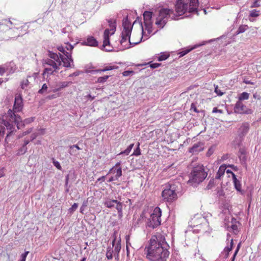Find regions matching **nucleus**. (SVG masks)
Returning <instances> with one entry per match:
<instances>
[{
    "instance_id": "c756f323",
    "label": "nucleus",
    "mask_w": 261,
    "mask_h": 261,
    "mask_svg": "<svg viewBox=\"0 0 261 261\" xmlns=\"http://www.w3.org/2000/svg\"><path fill=\"white\" fill-rule=\"evenodd\" d=\"M120 241H121L120 240L119 241H118V243L115 247V249H114L115 255L116 254L117 257H118V256H119V253L121 248Z\"/></svg>"
},
{
    "instance_id": "e433bc0d",
    "label": "nucleus",
    "mask_w": 261,
    "mask_h": 261,
    "mask_svg": "<svg viewBox=\"0 0 261 261\" xmlns=\"http://www.w3.org/2000/svg\"><path fill=\"white\" fill-rule=\"evenodd\" d=\"M169 57V55L168 54H166L164 53H162L161 55H160L158 57V60L159 61H162L166 60L168 57Z\"/></svg>"
},
{
    "instance_id": "bb28decb",
    "label": "nucleus",
    "mask_w": 261,
    "mask_h": 261,
    "mask_svg": "<svg viewBox=\"0 0 261 261\" xmlns=\"http://www.w3.org/2000/svg\"><path fill=\"white\" fill-rule=\"evenodd\" d=\"M249 94L248 93L244 92L240 95L239 97V101H241V100L248 99L249 98Z\"/></svg>"
},
{
    "instance_id": "ea45409f",
    "label": "nucleus",
    "mask_w": 261,
    "mask_h": 261,
    "mask_svg": "<svg viewBox=\"0 0 261 261\" xmlns=\"http://www.w3.org/2000/svg\"><path fill=\"white\" fill-rule=\"evenodd\" d=\"M29 82L28 80H23L21 83V88L23 89L26 88L29 85Z\"/></svg>"
},
{
    "instance_id": "f03ea898",
    "label": "nucleus",
    "mask_w": 261,
    "mask_h": 261,
    "mask_svg": "<svg viewBox=\"0 0 261 261\" xmlns=\"http://www.w3.org/2000/svg\"><path fill=\"white\" fill-rule=\"evenodd\" d=\"M0 123L5 125L10 133L7 135L6 139H7L15 130L16 125L18 129L24 126L25 123L22 122L21 117L9 109L7 113H2L0 114Z\"/></svg>"
},
{
    "instance_id": "1a4fd4ad",
    "label": "nucleus",
    "mask_w": 261,
    "mask_h": 261,
    "mask_svg": "<svg viewBox=\"0 0 261 261\" xmlns=\"http://www.w3.org/2000/svg\"><path fill=\"white\" fill-rule=\"evenodd\" d=\"M188 2H186L183 0H177L175 5L176 15L181 16L186 12H188Z\"/></svg>"
},
{
    "instance_id": "aec40b11",
    "label": "nucleus",
    "mask_w": 261,
    "mask_h": 261,
    "mask_svg": "<svg viewBox=\"0 0 261 261\" xmlns=\"http://www.w3.org/2000/svg\"><path fill=\"white\" fill-rule=\"evenodd\" d=\"M103 47L108 46V48H106V50L107 51H110L112 50V47L110 46V42L109 38H103Z\"/></svg>"
},
{
    "instance_id": "4d7b16f0",
    "label": "nucleus",
    "mask_w": 261,
    "mask_h": 261,
    "mask_svg": "<svg viewBox=\"0 0 261 261\" xmlns=\"http://www.w3.org/2000/svg\"><path fill=\"white\" fill-rule=\"evenodd\" d=\"M7 70V69H6L5 67L0 66V75H3L6 72Z\"/></svg>"
},
{
    "instance_id": "052dcab7",
    "label": "nucleus",
    "mask_w": 261,
    "mask_h": 261,
    "mask_svg": "<svg viewBox=\"0 0 261 261\" xmlns=\"http://www.w3.org/2000/svg\"><path fill=\"white\" fill-rule=\"evenodd\" d=\"M239 158L240 160L242 162H245L246 160V157L245 154H243V155H240Z\"/></svg>"
},
{
    "instance_id": "338daca9",
    "label": "nucleus",
    "mask_w": 261,
    "mask_h": 261,
    "mask_svg": "<svg viewBox=\"0 0 261 261\" xmlns=\"http://www.w3.org/2000/svg\"><path fill=\"white\" fill-rule=\"evenodd\" d=\"M133 72V71H125L123 72V75L124 76H128L130 73Z\"/></svg>"
},
{
    "instance_id": "6ab92c4d",
    "label": "nucleus",
    "mask_w": 261,
    "mask_h": 261,
    "mask_svg": "<svg viewBox=\"0 0 261 261\" xmlns=\"http://www.w3.org/2000/svg\"><path fill=\"white\" fill-rule=\"evenodd\" d=\"M108 22L109 23V25L110 28H111V31H112L111 33V35H113L114 34L116 29V20L110 19H107V20Z\"/></svg>"
},
{
    "instance_id": "8fccbe9b",
    "label": "nucleus",
    "mask_w": 261,
    "mask_h": 261,
    "mask_svg": "<svg viewBox=\"0 0 261 261\" xmlns=\"http://www.w3.org/2000/svg\"><path fill=\"white\" fill-rule=\"evenodd\" d=\"M111 30H109L108 29H107L104 31L103 34V38H109V36L111 33H110Z\"/></svg>"
},
{
    "instance_id": "f8f14e48",
    "label": "nucleus",
    "mask_w": 261,
    "mask_h": 261,
    "mask_svg": "<svg viewBox=\"0 0 261 261\" xmlns=\"http://www.w3.org/2000/svg\"><path fill=\"white\" fill-rule=\"evenodd\" d=\"M60 58L61 59V61L63 63V65L66 67H71L70 63H73V60L72 58L71 53L70 52H66L65 57L63 55L60 54Z\"/></svg>"
},
{
    "instance_id": "c85d7f7f",
    "label": "nucleus",
    "mask_w": 261,
    "mask_h": 261,
    "mask_svg": "<svg viewBox=\"0 0 261 261\" xmlns=\"http://www.w3.org/2000/svg\"><path fill=\"white\" fill-rule=\"evenodd\" d=\"M113 250L111 247H108L106 253V257L109 260H111L113 258Z\"/></svg>"
},
{
    "instance_id": "2eb2a0df",
    "label": "nucleus",
    "mask_w": 261,
    "mask_h": 261,
    "mask_svg": "<svg viewBox=\"0 0 261 261\" xmlns=\"http://www.w3.org/2000/svg\"><path fill=\"white\" fill-rule=\"evenodd\" d=\"M249 129V124L248 123H243L239 129V134L240 137L245 136Z\"/></svg>"
},
{
    "instance_id": "7c9ffc66",
    "label": "nucleus",
    "mask_w": 261,
    "mask_h": 261,
    "mask_svg": "<svg viewBox=\"0 0 261 261\" xmlns=\"http://www.w3.org/2000/svg\"><path fill=\"white\" fill-rule=\"evenodd\" d=\"M232 246H233V240L231 239V242L230 244V246L226 247L224 250V252L226 253V255H225L226 257H227L228 256V253L229 251H230L232 250Z\"/></svg>"
},
{
    "instance_id": "5fc2aeb1",
    "label": "nucleus",
    "mask_w": 261,
    "mask_h": 261,
    "mask_svg": "<svg viewBox=\"0 0 261 261\" xmlns=\"http://www.w3.org/2000/svg\"><path fill=\"white\" fill-rule=\"evenodd\" d=\"M58 49L60 51L64 54V55H65L66 52H67V50H66L64 46H59L58 47Z\"/></svg>"
},
{
    "instance_id": "864d4df0",
    "label": "nucleus",
    "mask_w": 261,
    "mask_h": 261,
    "mask_svg": "<svg viewBox=\"0 0 261 261\" xmlns=\"http://www.w3.org/2000/svg\"><path fill=\"white\" fill-rule=\"evenodd\" d=\"M34 118L33 117L27 118L24 120V123H25V124H29V123L32 122L34 121Z\"/></svg>"
},
{
    "instance_id": "6e6552de",
    "label": "nucleus",
    "mask_w": 261,
    "mask_h": 261,
    "mask_svg": "<svg viewBox=\"0 0 261 261\" xmlns=\"http://www.w3.org/2000/svg\"><path fill=\"white\" fill-rule=\"evenodd\" d=\"M162 215L161 210L159 207H156L153 213L150 215L147 223V226L152 228H155L160 225L161 222V217Z\"/></svg>"
},
{
    "instance_id": "0eeeda50",
    "label": "nucleus",
    "mask_w": 261,
    "mask_h": 261,
    "mask_svg": "<svg viewBox=\"0 0 261 261\" xmlns=\"http://www.w3.org/2000/svg\"><path fill=\"white\" fill-rule=\"evenodd\" d=\"M152 17V12L146 11L143 13L144 24L145 28L144 29L142 24V34L143 36L146 35L148 36L152 33V21L151 20Z\"/></svg>"
},
{
    "instance_id": "4468645a",
    "label": "nucleus",
    "mask_w": 261,
    "mask_h": 261,
    "mask_svg": "<svg viewBox=\"0 0 261 261\" xmlns=\"http://www.w3.org/2000/svg\"><path fill=\"white\" fill-rule=\"evenodd\" d=\"M232 179L236 190L240 192L241 194L244 195V191L241 189V183L240 181L237 179L236 175L234 173H232Z\"/></svg>"
},
{
    "instance_id": "ddd939ff",
    "label": "nucleus",
    "mask_w": 261,
    "mask_h": 261,
    "mask_svg": "<svg viewBox=\"0 0 261 261\" xmlns=\"http://www.w3.org/2000/svg\"><path fill=\"white\" fill-rule=\"evenodd\" d=\"M189 4H188V12L191 13L195 12H197V8L198 7V0H189Z\"/></svg>"
},
{
    "instance_id": "412c9836",
    "label": "nucleus",
    "mask_w": 261,
    "mask_h": 261,
    "mask_svg": "<svg viewBox=\"0 0 261 261\" xmlns=\"http://www.w3.org/2000/svg\"><path fill=\"white\" fill-rule=\"evenodd\" d=\"M116 203H117V200H107L105 202L104 204L108 208H112L115 206Z\"/></svg>"
},
{
    "instance_id": "3c124183",
    "label": "nucleus",
    "mask_w": 261,
    "mask_h": 261,
    "mask_svg": "<svg viewBox=\"0 0 261 261\" xmlns=\"http://www.w3.org/2000/svg\"><path fill=\"white\" fill-rule=\"evenodd\" d=\"M161 64L160 63H150L149 66L150 67V68H151L152 69H155V68H156L160 67L161 66Z\"/></svg>"
},
{
    "instance_id": "e2e57ef3",
    "label": "nucleus",
    "mask_w": 261,
    "mask_h": 261,
    "mask_svg": "<svg viewBox=\"0 0 261 261\" xmlns=\"http://www.w3.org/2000/svg\"><path fill=\"white\" fill-rule=\"evenodd\" d=\"M80 71H76V72H73L72 74H70L69 76V77L77 76H79L80 75Z\"/></svg>"
},
{
    "instance_id": "a878e982",
    "label": "nucleus",
    "mask_w": 261,
    "mask_h": 261,
    "mask_svg": "<svg viewBox=\"0 0 261 261\" xmlns=\"http://www.w3.org/2000/svg\"><path fill=\"white\" fill-rule=\"evenodd\" d=\"M55 70L56 69L53 68V67L45 68L43 71V75L44 76H45L46 74L47 76L48 75H51L53 74Z\"/></svg>"
},
{
    "instance_id": "473e14b6",
    "label": "nucleus",
    "mask_w": 261,
    "mask_h": 261,
    "mask_svg": "<svg viewBox=\"0 0 261 261\" xmlns=\"http://www.w3.org/2000/svg\"><path fill=\"white\" fill-rule=\"evenodd\" d=\"M109 76V75H105L104 76L99 77L97 79L96 82L99 83H103L107 81Z\"/></svg>"
},
{
    "instance_id": "774afa93",
    "label": "nucleus",
    "mask_w": 261,
    "mask_h": 261,
    "mask_svg": "<svg viewBox=\"0 0 261 261\" xmlns=\"http://www.w3.org/2000/svg\"><path fill=\"white\" fill-rule=\"evenodd\" d=\"M191 109H193V110H194V112H196V113H198V111H197V109H196V108L195 106L193 103H192V104L191 105Z\"/></svg>"
},
{
    "instance_id": "7ed1b4c3",
    "label": "nucleus",
    "mask_w": 261,
    "mask_h": 261,
    "mask_svg": "<svg viewBox=\"0 0 261 261\" xmlns=\"http://www.w3.org/2000/svg\"><path fill=\"white\" fill-rule=\"evenodd\" d=\"M208 169L203 165L198 164L193 167L188 184L196 187L200 182H202L207 176Z\"/></svg>"
},
{
    "instance_id": "58836bf2",
    "label": "nucleus",
    "mask_w": 261,
    "mask_h": 261,
    "mask_svg": "<svg viewBox=\"0 0 261 261\" xmlns=\"http://www.w3.org/2000/svg\"><path fill=\"white\" fill-rule=\"evenodd\" d=\"M140 143H138L137 148L134 151L133 155L135 156H138L141 154L140 149L139 147Z\"/></svg>"
},
{
    "instance_id": "0e129e2a",
    "label": "nucleus",
    "mask_w": 261,
    "mask_h": 261,
    "mask_svg": "<svg viewBox=\"0 0 261 261\" xmlns=\"http://www.w3.org/2000/svg\"><path fill=\"white\" fill-rule=\"evenodd\" d=\"M69 148H72L73 149H76V150L78 151V150L81 149V148L79 147V146L77 145H73L69 146Z\"/></svg>"
},
{
    "instance_id": "09e8293b",
    "label": "nucleus",
    "mask_w": 261,
    "mask_h": 261,
    "mask_svg": "<svg viewBox=\"0 0 261 261\" xmlns=\"http://www.w3.org/2000/svg\"><path fill=\"white\" fill-rule=\"evenodd\" d=\"M240 244H239L238 245V246H237V248H236V249L235 250V252H234V254L233 255V256H232V257L231 258V261H234V260L237 254V253H238V251H239V250L240 249Z\"/></svg>"
},
{
    "instance_id": "13d9d810",
    "label": "nucleus",
    "mask_w": 261,
    "mask_h": 261,
    "mask_svg": "<svg viewBox=\"0 0 261 261\" xmlns=\"http://www.w3.org/2000/svg\"><path fill=\"white\" fill-rule=\"evenodd\" d=\"M87 206V202H83L82 206L80 207V212L82 214L84 213V211L85 210V207Z\"/></svg>"
},
{
    "instance_id": "9b49d317",
    "label": "nucleus",
    "mask_w": 261,
    "mask_h": 261,
    "mask_svg": "<svg viewBox=\"0 0 261 261\" xmlns=\"http://www.w3.org/2000/svg\"><path fill=\"white\" fill-rule=\"evenodd\" d=\"M23 106V105L21 96L20 95H16L13 110H12L14 114H16V113L20 112L22 111Z\"/></svg>"
},
{
    "instance_id": "4c0bfd02",
    "label": "nucleus",
    "mask_w": 261,
    "mask_h": 261,
    "mask_svg": "<svg viewBox=\"0 0 261 261\" xmlns=\"http://www.w3.org/2000/svg\"><path fill=\"white\" fill-rule=\"evenodd\" d=\"M47 89H48V87H47V85L46 84H44L42 85L41 89H40L38 91V93L39 94H43L46 92Z\"/></svg>"
},
{
    "instance_id": "37998d69",
    "label": "nucleus",
    "mask_w": 261,
    "mask_h": 261,
    "mask_svg": "<svg viewBox=\"0 0 261 261\" xmlns=\"http://www.w3.org/2000/svg\"><path fill=\"white\" fill-rule=\"evenodd\" d=\"M215 92L218 95V96H222L223 95L224 92H222L219 89L218 86L215 85Z\"/></svg>"
},
{
    "instance_id": "79ce46f5",
    "label": "nucleus",
    "mask_w": 261,
    "mask_h": 261,
    "mask_svg": "<svg viewBox=\"0 0 261 261\" xmlns=\"http://www.w3.org/2000/svg\"><path fill=\"white\" fill-rule=\"evenodd\" d=\"M259 15V11L256 10H253L250 11V16L251 17H255Z\"/></svg>"
},
{
    "instance_id": "bf43d9fd",
    "label": "nucleus",
    "mask_w": 261,
    "mask_h": 261,
    "mask_svg": "<svg viewBox=\"0 0 261 261\" xmlns=\"http://www.w3.org/2000/svg\"><path fill=\"white\" fill-rule=\"evenodd\" d=\"M260 0H255L252 6V7H258L260 6L259 4V2Z\"/></svg>"
},
{
    "instance_id": "2f4dec72",
    "label": "nucleus",
    "mask_w": 261,
    "mask_h": 261,
    "mask_svg": "<svg viewBox=\"0 0 261 261\" xmlns=\"http://www.w3.org/2000/svg\"><path fill=\"white\" fill-rule=\"evenodd\" d=\"M27 146H24L22 145L18 150L17 152V155H20L24 154L27 151Z\"/></svg>"
},
{
    "instance_id": "a18cd8bd",
    "label": "nucleus",
    "mask_w": 261,
    "mask_h": 261,
    "mask_svg": "<svg viewBox=\"0 0 261 261\" xmlns=\"http://www.w3.org/2000/svg\"><path fill=\"white\" fill-rule=\"evenodd\" d=\"M68 152L71 155H77L79 154L78 151L76 150V149H75V148L73 149L72 148H69Z\"/></svg>"
},
{
    "instance_id": "9d476101",
    "label": "nucleus",
    "mask_w": 261,
    "mask_h": 261,
    "mask_svg": "<svg viewBox=\"0 0 261 261\" xmlns=\"http://www.w3.org/2000/svg\"><path fill=\"white\" fill-rule=\"evenodd\" d=\"M234 111L236 113L249 114L252 113L251 110L247 109L241 101H238L236 102L234 107Z\"/></svg>"
},
{
    "instance_id": "c03bdc74",
    "label": "nucleus",
    "mask_w": 261,
    "mask_h": 261,
    "mask_svg": "<svg viewBox=\"0 0 261 261\" xmlns=\"http://www.w3.org/2000/svg\"><path fill=\"white\" fill-rule=\"evenodd\" d=\"M66 50L69 51L71 53V50L73 49V46L68 43H65V46H64Z\"/></svg>"
},
{
    "instance_id": "c9c22d12",
    "label": "nucleus",
    "mask_w": 261,
    "mask_h": 261,
    "mask_svg": "<svg viewBox=\"0 0 261 261\" xmlns=\"http://www.w3.org/2000/svg\"><path fill=\"white\" fill-rule=\"evenodd\" d=\"M49 56L51 58L53 59L54 60H56V61H58L59 60V64L58 65H60L61 63L60 61L59 57L57 54L49 52Z\"/></svg>"
},
{
    "instance_id": "dca6fc26",
    "label": "nucleus",
    "mask_w": 261,
    "mask_h": 261,
    "mask_svg": "<svg viewBox=\"0 0 261 261\" xmlns=\"http://www.w3.org/2000/svg\"><path fill=\"white\" fill-rule=\"evenodd\" d=\"M83 44L91 46H96L98 45V42L93 37L89 36Z\"/></svg>"
},
{
    "instance_id": "49530a36",
    "label": "nucleus",
    "mask_w": 261,
    "mask_h": 261,
    "mask_svg": "<svg viewBox=\"0 0 261 261\" xmlns=\"http://www.w3.org/2000/svg\"><path fill=\"white\" fill-rule=\"evenodd\" d=\"M78 207V204L76 203H74L72 206L69 208V212L70 213H72L74 211H75Z\"/></svg>"
},
{
    "instance_id": "cd10ccee",
    "label": "nucleus",
    "mask_w": 261,
    "mask_h": 261,
    "mask_svg": "<svg viewBox=\"0 0 261 261\" xmlns=\"http://www.w3.org/2000/svg\"><path fill=\"white\" fill-rule=\"evenodd\" d=\"M134 146V144H130L127 147V148L124 150V151H121L120 153H119V155L120 154H125V155H128L129 152H130L131 150L132 149L133 147Z\"/></svg>"
},
{
    "instance_id": "b1692460",
    "label": "nucleus",
    "mask_w": 261,
    "mask_h": 261,
    "mask_svg": "<svg viewBox=\"0 0 261 261\" xmlns=\"http://www.w3.org/2000/svg\"><path fill=\"white\" fill-rule=\"evenodd\" d=\"M249 28L248 26L247 25H241L239 28H238V30L236 32V35H238L241 33H244L245 31L248 30Z\"/></svg>"
},
{
    "instance_id": "a19ab883",
    "label": "nucleus",
    "mask_w": 261,
    "mask_h": 261,
    "mask_svg": "<svg viewBox=\"0 0 261 261\" xmlns=\"http://www.w3.org/2000/svg\"><path fill=\"white\" fill-rule=\"evenodd\" d=\"M71 82H63L61 83L60 84V87L57 89V91L60 90L61 88H63L65 87H67L70 84H71Z\"/></svg>"
},
{
    "instance_id": "de8ad7c7",
    "label": "nucleus",
    "mask_w": 261,
    "mask_h": 261,
    "mask_svg": "<svg viewBox=\"0 0 261 261\" xmlns=\"http://www.w3.org/2000/svg\"><path fill=\"white\" fill-rule=\"evenodd\" d=\"M29 253V251H25L24 253H22L20 256V259L19 261H25L26 257Z\"/></svg>"
},
{
    "instance_id": "20e7f679",
    "label": "nucleus",
    "mask_w": 261,
    "mask_h": 261,
    "mask_svg": "<svg viewBox=\"0 0 261 261\" xmlns=\"http://www.w3.org/2000/svg\"><path fill=\"white\" fill-rule=\"evenodd\" d=\"M177 15L172 9L163 8L160 10L159 14L156 18L155 24L160 29H162L167 22L169 18L176 19Z\"/></svg>"
},
{
    "instance_id": "6e6d98bb",
    "label": "nucleus",
    "mask_w": 261,
    "mask_h": 261,
    "mask_svg": "<svg viewBox=\"0 0 261 261\" xmlns=\"http://www.w3.org/2000/svg\"><path fill=\"white\" fill-rule=\"evenodd\" d=\"M109 71V69H108L107 66L105 67L103 69L96 70H94V71H92V72H105V71Z\"/></svg>"
},
{
    "instance_id": "72a5a7b5",
    "label": "nucleus",
    "mask_w": 261,
    "mask_h": 261,
    "mask_svg": "<svg viewBox=\"0 0 261 261\" xmlns=\"http://www.w3.org/2000/svg\"><path fill=\"white\" fill-rule=\"evenodd\" d=\"M228 228L230 229L229 230L230 231L232 230L233 233L236 234L238 232V226L236 224H231V226L228 227Z\"/></svg>"
},
{
    "instance_id": "f257e3e1",
    "label": "nucleus",
    "mask_w": 261,
    "mask_h": 261,
    "mask_svg": "<svg viewBox=\"0 0 261 261\" xmlns=\"http://www.w3.org/2000/svg\"><path fill=\"white\" fill-rule=\"evenodd\" d=\"M168 247L161 235L153 236L150 240L149 246L144 248V254L151 261H166L169 255Z\"/></svg>"
},
{
    "instance_id": "423d86ee",
    "label": "nucleus",
    "mask_w": 261,
    "mask_h": 261,
    "mask_svg": "<svg viewBox=\"0 0 261 261\" xmlns=\"http://www.w3.org/2000/svg\"><path fill=\"white\" fill-rule=\"evenodd\" d=\"M123 31L121 33V40L120 43L123 44L125 42L127 39H128L130 45H136L139 43L138 42L132 43L130 40V35L133 29V25L131 22L128 20L127 16L123 19L122 22Z\"/></svg>"
},
{
    "instance_id": "f704fd0d",
    "label": "nucleus",
    "mask_w": 261,
    "mask_h": 261,
    "mask_svg": "<svg viewBox=\"0 0 261 261\" xmlns=\"http://www.w3.org/2000/svg\"><path fill=\"white\" fill-rule=\"evenodd\" d=\"M195 47H191L189 49H184L183 50L180 51L178 54L179 55V57H183L188 53H189L191 50L194 49Z\"/></svg>"
},
{
    "instance_id": "f3484780",
    "label": "nucleus",
    "mask_w": 261,
    "mask_h": 261,
    "mask_svg": "<svg viewBox=\"0 0 261 261\" xmlns=\"http://www.w3.org/2000/svg\"><path fill=\"white\" fill-rule=\"evenodd\" d=\"M203 150L201 144L200 143H195L190 148V152L192 153H196Z\"/></svg>"
},
{
    "instance_id": "603ef678",
    "label": "nucleus",
    "mask_w": 261,
    "mask_h": 261,
    "mask_svg": "<svg viewBox=\"0 0 261 261\" xmlns=\"http://www.w3.org/2000/svg\"><path fill=\"white\" fill-rule=\"evenodd\" d=\"M53 164L58 169H61V166L60 165V164L58 161L54 160L53 161Z\"/></svg>"
},
{
    "instance_id": "39448f33",
    "label": "nucleus",
    "mask_w": 261,
    "mask_h": 261,
    "mask_svg": "<svg viewBox=\"0 0 261 261\" xmlns=\"http://www.w3.org/2000/svg\"><path fill=\"white\" fill-rule=\"evenodd\" d=\"M178 186H180L179 183L169 184L167 185L162 193L164 200L168 202H172L176 200L177 198V193L179 192Z\"/></svg>"
},
{
    "instance_id": "5701e85b",
    "label": "nucleus",
    "mask_w": 261,
    "mask_h": 261,
    "mask_svg": "<svg viewBox=\"0 0 261 261\" xmlns=\"http://www.w3.org/2000/svg\"><path fill=\"white\" fill-rule=\"evenodd\" d=\"M116 204V208L118 211V216L119 217H121L122 216V203L117 201V203Z\"/></svg>"
},
{
    "instance_id": "4be33fe9",
    "label": "nucleus",
    "mask_w": 261,
    "mask_h": 261,
    "mask_svg": "<svg viewBox=\"0 0 261 261\" xmlns=\"http://www.w3.org/2000/svg\"><path fill=\"white\" fill-rule=\"evenodd\" d=\"M225 170V167L223 166H221L216 174V178L220 179L221 177L224 175Z\"/></svg>"
},
{
    "instance_id": "a211bd4d",
    "label": "nucleus",
    "mask_w": 261,
    "mask_h": 261,
    "mask_svg": "<svg viewBox=\"0 0 261 261\" xmlns=\"http://www.w3.org/2000/svg\"><path fill=\"white\" fill-rule=\"evenodd\" d=\"M110 172H112L113 173H116L115 175V179L117 180L121 175H122V169L120 167L118 168H115V167L112 168Z\"/></svg>"
},
{
    "instance_id": "680f3d73",
    "label": "nucleus",
    "mask_w": 261,
    "mask_h": 261,
    "mask_svg": "<svg viewBox=\"0 0 261 261\" xmlns=\"http://www.w3.org/2000/svg\"><path fill=\"white\" fill-rule=\"evenodd\" d=\"M214 184V179H211L210 181H209L208 185H207V188L209 189L211 188L213 186Z\"/></svg>"
},
{
    "instance_id": "393cba45",
    "label": "nucleus",
    "mask_w": 261,
    "mask_h": 261,
    "mask_svg": "<svg viewBox=\"0 0 261 261\" xmlns=\"http://www.w3.org/2000/svg\"><path fill=\"white\" fill-rule=\"evenodd\" d=\"M45 63L47 64V65H48L49 66H50L51 67H53V68L55 69H58V65H57V64L54 61H53V60H51V59H48L46 61V62Z\"/></svg>"
},
{
    "instance_id": "69168bd1",
    "label": "nucleus",
    "mask_w": 261,
    "mask_h": 261,
    "mask_svg": "<svg viewBox=\"0 0 261 261\" xmlns=\"http://www.w3.org/2000/svg\"><path fill=\"white\" fill-rule=\"evenodd\" d=\"M217 112L222 113V110L218 109L217 108H214L213 110V113H217Z\"/></svg>"
}]
</instances>
